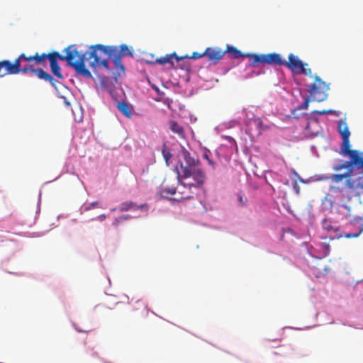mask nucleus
<instances>
[{
  "mask_svg": "<svg viewBox=\"0 0 363 363\" xmlns=\"http://www.w3.org/2000/svg\"><path fill=\"white\" fill-rule=\"evenodd\" d=\"M340 153L349 156L350 160L333 164V170L335 173L323 176L321 179L330 181V191L350 200L352 196L363 194V152L351 150L350 138H342Z\"/></svg>",
  "mask_w": 363,
  "mask_h": 363,
  "instance_id": "nucleus-1",
  "label": "nucleus"
},
{
  "mask_svg": "<svg viewBox=\"0 0 363 363\" xmlns=\"http://www.w3.org/2000/svg\"><path fill=\"white\" fill-rule=\"evenodd\" d=\"M65 55H60L57 51H52L47 54L45 52H35L33 55L27 56L24 53L23 61L27 64H33L34 65H45L46 60L50 62L51 72L54 76L60 79H63L64 76L61 72V68L58 64V60L66 61L67 65L74 68L76 73L86 78H91V74L84 66V56H81L74 45L68 46L65 49Z\"/></svg>",
  "mask_w": 363,
  "mask_h": 363,
  "instance_id": "nucleus-2",
  "label": "nucleus"
},
{
  "mask_svg": "<svg viewBox=\"0 0 363 363\" xmlns=\"http://www.w3.org/2000/svg\"><path fill=\"white\" fill-rule=\"evenodd\" d=\"M116 52V46H106L101 44H96L91 45L89 52L82 55L79 53V55L84 56V57L86 55H89L88 59H93V60L90 62V65L94 68L102 66L105 69H108V61L106 57H110Z\"/></svg>",
  "mask_w": 363,
  "mask_h": 363,
  "instance_id": "nucleus-3",
  "label": "nucleus"
},
{
  "mask_svg": "<svg viewBox=\"0 0 363 363\" xmlns=\"http://www.w3.org/2000/svg\"><path fill=\"white\" fill-rule=\"evenodd\" d=\"M329 86L319 77L315 76L313 83L309 86L310 98L313 101L322 102L328 98Z\"/></svg>",
  "mask_w": 363,
  "mask_h": 363,
  "instance_id": "nucleus-4",
  "label": "nucleus"
},
{
  "mask_svg": "<svg viewBox=\"0 0 363 363\" xmlns=\"http://www.w3.org/2000/svg\"><path fill=\"white\" fill-rule=\"evenodd\" d=\"M250 65L255 67L259 64H267L270 65H283L284 60L278 53L272 52L269 54L247 55Z\"/></svg>",
  "mask_w": 363,
  "mask_h": 363,
  "instance_id": "nucleus-5",
  "label": "nucleus"
},
{
  "mask_svg": "<svg viewBox=\"0 0 363 363\" xmlns=\"http://www.w3.org/2000/svg\"><path fill=\"white\" fill-rule=\"evenodd\" d=\"M23 57H24V53L19 55L13 62L8 60L0 61V77L18 73L23 74V65L21 66V62H23Z\"/></svg>",
  "mask_w": 363,
  "mask_h": 363,
  "instance_id": "nucleus-6",
  "label": "nucleus"
},
{
  "mask_svg": "<svg viewBox=\"0 0 363 363\" xmlns=\"http://www.w3.org/2000/svg\"><path fill=\"white\" fill-rule=\"evenodd\" d=\"M189 177H192L195 182L194 184H189V189H200L206 180V174L204 172L196 167L191 170H186L184 173L178 172L177 181L180 182V179H187Z\"/></svg>",
  "mask_w": 363,
  "mask_h": 363,
  "instance_id": "nucleus-7",
  "label": "nucleus"
},
{
  "mask_svg": "<svg viewBox=\"0 0 363 363\" xmlns=\"http://www.w3.org/2000/svg\"><path fill=\"white\" fill-rule=\"evenodd\" d=\"M321 226L323 229L326 230L328 233L333 234V237L331 238L330 240H334L335 238L340 239L342 238H345L348 239L355 238H357L362 231V230L361 229L355 233H342L340 231V227L333 225L332 220L328 218H324L322 220Z\"/></svg>",
  "mask_w": 363,
  "mask_h": 363,
  "instance_id": "nucleus-8",
  "label": "nucleus"
},
{
  "mask_svg": "<svg viewBox=\"0 0 363 363\" xmlns=\"http://www.w3.org/2000/svg\"><path fill=\"white\" fill-rule=\"evenodd\" d=\"M283 65L286 66L296 74H303L308 76H311L312 74L311 69L305 68V66L308 65V64H304L299 60L298 56L292 53L289 54L288 61L284 60Z\"/></svg>",
  "mask_w": 363,
  "mask_h": 363,
  "instance_id": "nucleus-9",
  "label": "nucleus"
},
{
  "mask_svg": "<svg viewBox=\"0 0 363 363\" xmlns=\"http://www.w3.org/2000/svg\"><path fill=\"white\" fill-rule=\"evenodd\" d=\"M28 72L34 74L40 79L49 82L53 87L57 88V81L42 68H34L33 64H26L23 65V74Z\"/></svg>",
  "mask_w": 363,
  "mask_h": 363,
  "instance_id": "nucleus-10",
  "label": "nucleus"
},
{
  "mask_svg": "<svg viewBox=\"0 0 363 363\" xmlns=\"http://www.w3.org/2000/svg\"><path fill=\"white\" fill-rule=\"evenodd\" d=\"M182 155L185 161V165L182 162L180 163L182 173L186 172V169L189 171L198 166L199 160H195L193 157H191V154L187 150H183Z\"/></svg>",
  "mask_w": 363,
  "mask_h": 363,
  "instance_id": "nucleus-11",
  "label": "nucleus"
},
{
  "mask_svg": "<svg viewBox=\"0 0 363 363\" xmlns=\"http://www.w3.org/2000/svg\"><path fill=\"white\" fill-rule=\"evenodd\" d=\"M179 187L177 188V193L179 195V196L177 199H190L194 197V192L193 191L194 189H189V184H186L182 182L178 181Z\"/></svg>",
  "mask_w": 363,
  "mask_h": 363,
  "instance_id": "nucleus-12",
  "label": "nucleus"
},
{
  "mask_svg": "<svg viewBox=\"0 0 363 363\" xmlns=\"http://www.w3.org/2000/svg\"><path fill=\"white\" fill-rule=\"evenodd\" d=\"M225 52L220 48H207L204 51L205 56L208 57V60L213 64L218 63L223 57Z\"/></svg>",
  "mask_w": 363,
  "mask_h": 363,
  "instance_id": "nucleus-13",
  "label": "nucleus"
},
{
  "mask_svg": "<svg viewBox=\"0 0 363 363\" xmlns=\"http://www.w3.org/2000/svg\"><path fill=\"white\" fill-rule=\"evenodd\" d=\"M141 210L144 211H147V206L146 204L137 205L132 201H125L121 203V206L119 209L120 211H127L129 210Z\"/></svg>",
  "mask_w": 363,
  "mask_h": 363,
  "instance_id": "nucleus-14",
  "label": "nucleus"
},
{
  "mask_svg": "<svg viewBox=\"0 0 363 363\" xmlns=\"http://www.w3.org/2000/svg\"><path fill=\"white\" fill-rule=\"evenodd\" d=\"M169 129L175 134H177L180 138H185V132L184 128L174 121H169Z\"/></svg>",
  "mask_w": 363,
  "mask_h": 363,
  "instance_id": "nucleus-15",
  "label": "nucleus"
},
{
  "mask_svg": "<svg viewBox=\"0 0 363 363\" xmlns=\"http://www.w3.org/2000/svg\"><path fill=\"white\" fill-rule=\"evenodd\" d=\"M172 57H174L177 62L184 59V57H178L176 55V53L174 52L172 54H167L162 57L157 58L155 60V63L159 64V65H165L167 63H170V62H172Z\"/></svg>",
  "mask_w": 363,
  "mask_h": 363,
  "instance_id": "nucleus-16",
  "label": "nucleus"
},
{
  "mask_svg": "<svg viewBox=\"0 0 363 363\" xmlns=\"http://www.w3.org/2000/svg\"><path fill=\"white\" fill-rule=\"evenodd\" d=\"M225 52V53L228 52V53L232 55V57L234 59H238L241 57H247V55L253 54V53L243 54L241 52L240 50H238L235 47L229 46V45L227 46V49Z\"/></svg>",
  "mask_w": 363,
  "mask_h": 363,
  "instance_id": "nucleus-17",
  "label": "nucleus"
},
{
  "mask_svg": "<svg viewBox=\"0 0 363 363\" xmlns=\"http://www.w3.org/2000/svg\"><path fill=\"white\" fill-rule=\"evenodd\" d=\"M112 55L120 56V57L126 56H133V52L127 45L123 44L120 45V49L117 48V52Z\"/></svg>",
  "mask_w": 363,
  "mask_h": 363,
  "instance_id": "nucleus-18",
  "label": "nucleus"
},
{
  "mask_svg": "<svg viewBox=\"0 0 363 363\" xmlns=\"http://www.w3.org/2000/svg\"><path fill=\"white\" fill-rule=\"evenodd\" d=\"M118 109L126 117L130 118L132 116L131 109L129 105L125 101L117 103Z\"/></svg>",
  "mask_w": 363,
  "mask_h": 363,
  "instance_id": "nucleus-19",
  "label": "nucleus"
},
{
  "mask_svg": "<svg viewBox=\"0 0 363 363\" xmlns=\"http://www.w3.org/2000/svg\"><path fill=\"white\" fill-rule=\"evenodd\" d=\"M338 132L340 133L342 138H350V132L347 123L344 121H340L339 123Z\"/></svg>",
  "mask_w": 363,
  "mask_h": 363,
  "instance_id": "nucleus-20",
  "label": "nucleus"
},
{
  "mask_svg": "<svg viewBox=\"0 0 363 363\" xmlns=\"http://www.w3.org/2000/svg\"><path fill=\"white\" fill-rule=\"evenodd\" d=\"M113 62L115 65V69L121 72H125V67L122 63L121 57L120 56L113 55Z\"/></svg>",
  "mask_w": 363,
  "mask_h": 363,
  "instance_id": "nucleus-21",
  "label": "nucleus"
},
{
  "mask_svg": "<svg viewBox=\"0 0 363 363\" xmlns=\"http://www.w3.org/2000/svg\"><path fill=\"white\" fill-rule=\"evenodd\" d=\"M335 199L333 197V196L330 195V194H327L325 196V197L323 200V205L325 208H332L335 204Z\"/></svg>",
  "mask_w": 363,
  "mask_h": 363,
  "instance_id": "nucleus-22",
  "label": "nucleus"
},
{
  "mask_svg": "<svg viewBox=\"0 0 363 363\" xmlns=\"http://www.w3.org/2000/svg\"><path fill=\"white\" fill-rule=\"evenodd\" d=\"M318 247L322 250L323 257H327L330 254V245L327 242H322L318 245Z\"/></svg>",
  "mask_w": 363,
  "mask_h": 363,
  "instance_id": "nucleus-23",
  "label": "nucleus"
},
{
  "mask_svg": "<svg viewBox=\"0 0 363 363\" xmlns=\"http://www.w3.org/2000/svg\"><path fill=\"white\" fill-rule=\"evenodd\" d=\"M177 188L175 187H163L162 188V194L167 195H174L177 194Z\"/></svg>",
  "mask_w": 363,
  "mask_h": 363,
  "instance_id": "nucleus-24",
  "label": "nucleus"
},
{
  "mask_svg": "<svg viewBox=\"0 0 363 363\" xmlns=\"http://www.w3.org/2000/svg\"><path fill=\"white\" fill-rule=\"evenodd\" d=\"M237 198L238 203L241 206H245L247 203V198L244 196L242 192H239L237 194Z\"/></svg>",
  "mask_w": 363,
  "mask_h": 363,
  "instance_id": "nucleus-25",
  "label": "nucleus"
},
{
  "mask_svg": "<svg viewBox=\"0 0 363 363\" xmlns=\"http://www.w3.org/2000/svg\"><path fill=\"white\" fill-rule=\"evenodd\" d=\"M341 207L343 208L347 211L345 215V216L346 218H349V217L353 216L352 208H351V206H347L346 204H342V205H341Z\"/></svg>",
  "mask_w": 363,
  "mask_h": 363,
  "instance_id": "nucleus-26",
  "label": "nucleus"
},
{
  "mask_svg": "<svg viewBox=\"0 0 363 363\" xmlns=\"http://www.w3.org/2000/svg\"><path fill=\"white\" fill-rule=\"evenodd\" d=\"M162 155L164 157V159L165 160V162L167 163L168 161L170 160V158L172 157V154L171 152L167 150L166 147H164L163 149H162Z\"/></svg>",
  "mask_w": 363,
  "mask_h": 363,
  "instance_id": "nucleus-27",
  "label": "nucleus"
},
{
  "mask_svg": "<svg viewBox=\"0 0 363 363\" xmlns=\"http://www.w3.org/2000/svg\"><path fill=\"white\" fill-rule=\"evenodd\" d=\"M203 56H205V54H204V52L203 53H199V52H194L192 53V55L191 56H184V58H188V59H199V58H201V57Z\"/></svg>",
  "mask_w": 363,
  "mask_h": 363,
  "instance_id": "nucleus-28",
  "label": "nucleus"
},
{
  "mask_svg": "<svg viewBox=\"0 0 363 363\" xmlns=\"http://www.w3.org/2000/svg\"><path fill=\"white\" fill-rule=\"evenodd\" d=\"M129 218H130V216H129V215H124V216H121L118 218H116L113 222V225L115 226H118L120 222L125 220L128 219Z\"/></svg>",
  "mask_w": 363,
  "mask_h": 363,
  "instance_id": "nucleus-29",
  "label": "nucleus"
},
{
  "mask_svg": "<svg viewBox=\"0 0 363 363\" xmlns=\"http://www.w3.org/2000/svg\"><path fill=\"white\" fill-rule=\"evenodd\" d=\"M311 101H312V100H311V98H310V96L306 98L305 99L304 102L301 106H299L297 108V109L298 110L307 109L308 108V105H309V103Z\"/></svg>",
  "mask_w": 363,
  "mask_h": 363,
  "instance_id": "nucleus-30",
  "label": "nucleus"
},
{
  "mask_svg": "<svg viewBox=\"0 0 363 363\" xmlns=\"http://www.w3.org/2000/svg\"><path fill=\"white\" fill-rule=\"evenodd\" d=\"M99 202L94 201L84 206V211H87L98 206Z\"/></svg>",
  "mask_w": 363,
  "mask_h": 363,
  "instance_id": "nucleus-31",
  "label": "nucleus"
},
{
  "mask_svg": "<svg viewBox=\"0 0 363 363\" xmlns=\"http://www.w3.org/2000/svg\"><path fill=\"white\" fill-rule=\"evenodd\" d=\"M254 122L261 129H267V127H264V128L263 124H262V120L260 118H255L254 120Z\"/></svg>",
  "mask_w": 363,
  "mask_h": 363,
  "instance_id": "nucleus-32",
  "label": "nucleus"
},
{
  "mask_svg": "<svg viewBox=\"0 0 363 363\" xmlns=\"http://www.w3.org/2000/svg\"><path fill=\"white\" fill-rule=\"evenodd\" d=\"M333 111L331 110H323V111H315L314 113L318 115H324L327 113H331Z\"/></svg>",
  "mask_w": 363,
  "mask_h": 363,
  "instance_id": "nucleus-33",
  "label": "nucleus"
},
{
  "mask_svg": "<svg viewBox=\"0 0 363 363\" xmlns=\"http://www.w3.org/2000/svg\"><path fill=\"white\" fill-rule=\"evenodd\" d=\"M203 157H204V158H206V159L208 161V162H209V164H211V165H213V162H212L211 160H209V158H208V154H207V153H204Z\"/></svg>",
  "mask_w": 363,
  "mask_h": 363,
  "instance_id": "nucleus-34",
  "label": "nucleus"
},
{
  "mask_svg": "<svg viewBox=\"0 0 363 363\" xmlns=\"http://www.w3.org/2000/svg\"><path fill=\"white\" fill-rule=\"evenodd\" d=\"M106 215L105 214H101L99 216V219L101 220V221H103L104 220H105L106 218Z\"/></svg>",
  "mask_w": 363,
  "mask_h": 363,
  "instance_id": "nucleus-35",
  "label": "nucleus"
},
{
  "mask_svg": "<svg viewBox=\"0 0 363 363\" xmlns=\"http://www.w3.org/2000/svg\"><path fill=\"white\" fill-rule=\"evenodd\" d=\"M138 304H139V305H140V306L143 309H145V306H144V304H143V303H140V302H138Z\"/></svg>",
  "mask_w": 363,
  "mask_h": 363,
  "instance_id": "nucleus-36",
  "label": "nucleus"
}]
</instances>
